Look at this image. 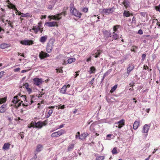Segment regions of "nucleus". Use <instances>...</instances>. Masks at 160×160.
<instances>
[{
  "label": "nucleus",
  "instance_id": "obj_1",
  "mask_svg": "<svg viewBox=\"0 0 160 160\" xmlns=\"http://www.w3.org/2000/svg\"><path fill=\"white\" fill-rule=\"evenodd\" d=\"M42 23L41 22H39L37 26H34L33 27L32 30H33L35 33H37L39 31H40L41 33H42L43 31V27L42 25Z\"/></svg>",
  "mask_w": 160,
  "mask_h": 160
},
{
  "label": "nucleus",
  "instance_id": "obj_2",
  "mask_svg": "<svg viewBox=\"0 0 160 160\" xmlns=\"http://www.w3.org/2000/svg\"><path fill=\"white\" fill-rule=\"evenodd\" d=\"M66 133V131L64 129H61L58 131L53 132L51 136L52 138H57L63 135Z\"/></svg>",
  "mask_w": 160,
  "mask_h": 160
},
{
  "label": "nucleus",
  "instance_id": "obj_3",
  "mask_svg": "<svg viewBox=\"0 0 160 160\" xmlns=\"http://www.w3.org/2000/svg\"><path fill=\"white\" fill-rule=\"evenodd\" d=\"M66 14V12L65 11H64L60 13H58L56 15L51 16V19L53 20H59L62 18V15H63L65 16Z\"/></svg>",
  "mask_w": 160,
  "mask_h": 160
},
{
  "label": "nucleus",
  "instance_id": "obj_4",
  "mask_svg": "<svg viewBox=\"0 0 160 160\" xmlns=\"http://www.w3.org/2000/svg\"><path fill=\"white\" fill-rule=\"evenodd\" d=\"M71 12L72 15L78 17V18H80L82 16V14L75 8L73 7H71Z\"/></svg>",
  "mask_w": 160,
  "mask_h": 160
},
{
  "label": "nucleus",
  "instance_id": "obj_5",
  "mask_svg": "<svg viewBox=\"0 0 160 160\" xmlns=\"http://www.w3.org/2000/svg\"><path fill=\"white\" fill-rule=\"evenodd\" d=\"M20 43L22 45H30L33 44V41L31 40H23L21 41Z\"/></svg>",
  "mask_w": 160,
  "mask_h": 160
},
{
  "label": "nucleus",
  "instance_id": "obj_6",
  "mask_svg": "<svg viewBox=\"0 0 160 160\" xmlns=\"http://www.w3.org/2000/svg\"><path fill=\"white\" fill-rule=\"evenodd\" d=\"M34 84L37 85L39 86L44 81H42L41 78H35L33 79Z\"/></svg>",
  "mask_w": 160,
  "mask_h": 160
},
{
  "label": "nucleus",
  "instance_id": "obj_7",
  "mask_svg": "<svg viewBox=\"0 0 160 160\" xmlns=\"http://www.w3.org/2000/svg\"><path fill=\"white\" fill-rule=\"evenodd\" d=\"M49 55L47 53L41 51L39 53V56L41 59H43L45 58L49 57Z\"/></svg>",
  "mask_w": 160,
  "mask_h": 160
},
{
  "label": "nucleus",
  "instance_id": "obj_8",
  "mask_svg": "<svg viewBox=\"0 0 160 160\" xmlns=\"http://www.w3.org/2000/svg\"><path fill=\"white\" fill-rule=\"evenodd\" d=\"M70 86V85L69 84L67 85H64L61 88L60 92L63 94L66 93L67 88H69Z\"/></svg>",
  "mask_w": 160,
  "mask_h": 160
},
{
  "label": "nucleus",
  "instance_id": "obj_9",
  "mask_svg": "<svg viewBox=\"0 0 160 160\" xmlns=\"http://www.w3.org/2000/svg\"><path fill=\"white\" fill-rule=\"evenodd\" d=\"M102 13L105 14H108L113 12V8H110L102 9Z\"/></svg>",
  "mask_w": 160,
  "mask_h": 160
},
{
  "label": "nucleus",
  "instance_id": "obj_10",
  "mask_svg": "<svg viewBox=\"0 0 160 160\" xmlns=\"http://www.w3.org/2000/svg\"><path fill=\"white\" fill-rule=\"evenodd\" d=\"M94 52L95 53L93 54L92 55L94 56L95 58H96L99 57L100 54L102 52V50H95Z\"/></svg>",
  "mask_w": 160,
  "mask_h": 160
},
{
  "label": "nucleus",
  "instance_id": "obj_11",
  "mask_svg": "<svg viewBox=\"0 0 160 160\" xmlns=\"http://www.w3.org/2000/svg\"><path fill=\"white\" fill-rule=\"evenodd\" d=\"M125 121L124 119H122L120 121L118 122L116 124L118 125L117 127H118L119 128H122L123 126L125 125Z\"/></svg>",
  "mask_w": 160,
  "mask_h": 160
},
{
  "label": "nucleus",
  "instance_id": "obj_12",
  "mask_svg": "<svg viewBox=\"0 0 160 160\" xmlns=\"http://www.w3.org/2000/svg\"><path fill=\"white\" fill-rule=\"evenodd\" d=\"M53 46V43L48 44L46 47V51L48 53H50L52 51Z\"/></svg>",
  "mask_w": 160,
  "mask_h": 160
},
{
  "label": "nucleus",
  "instance_id": "obj_13",
  "mask_svg": "<svg viewBox=\"0 0 160 160\" xmlns=\"http://www.w3.org/2000/svg\"><path fill=\"white\" fill-rule=\"evenodd\" d=\"M45 25H47L48 27H58V25L57 22H47L45 23Z\"/></svg>",
  "mask_w": 160,
  "mask_h": 160
},
{
  "label": "nucleus",
  "instance_id": "obj_14",
  "mask_svg": "<svg viewBox=\"0 0 160 160\" xmlns=\"http://www.w3.org/2000/svg\"><path fill=\"white\" fill-rule=\"evenodd\" d=\"M134 67L135 66L134 64L132 63L129 64L127 68V73L128 74H129L130 72L134 68Z\"/></svg>",
  "mask_w": 160,
  "mask_h": 160
},
{
  "label": "nucleus",
  "instance_id": "obj_15",
  "mask_svg": "<svg viewBox=\"0 0 160 160\" xmlns=\"http://www.w3.org/2000/svg\"><path fill=\"white\" fill-rule=\"evenodd\" d=\"M34 124L35 127L39 128H41L42 126L45 125L44 123L40 121H38L37 123L35 122Z\"/></svg>",
  "mask_w": 160,
  "mask_h": 160
},
{
  "label": "nucleus",
  "instance_id": "obj_16",
  "mask_svg": "<svg viewBox=\"0 0 160 160\" xmlns=\"http://www.w3.org/2000/svg\"><path fill=\"white\" fill-rule=\"evenodd\" d=\"M104 37L106 38H108L111 37V33L110 31H105L103 32Z\"/></svg>",
  "mask_w": 160,
  "mask_h": 160
},
{
  "label": "nucleus",
  "instance_id": "obj_17",
  "mask_svg": "<svg viewBox=\"0 0 160 160\" xmlns=\"http://www.w3.org/2000/svg\"><path fill=\"white\" fill-rule=\"evenodd\" d=\"M149 126L147 124L145 125L142 129V132L143 133H147L148 132Z\"/></svg>",
  "mask_w": 160,
  "mask_h": 160
},
{
  "label": "nucleus",
  "instance_id": "obj_18",
  "mask_svg": "<svg viewBox=\"0 0 160 160\" xmlns=\"http://www.w3.org/2000/svg\"><path fill=\"white\" fill-rule=\"evenodd\" d=\"M123 16L124 17H128L130 16H133L132 13H131L128 11L124 10L123 13Z\"/></svg>",
  "mask_w": 160,
  "mask_h": 160
},
{
  "label": "nucleus",
  "instance_id": "obj_19",
  "mask_svg": "<svg viewBox=\"0 0 160 160\" xmlns=\"http://www.w3.org/2000/svg\"><path fill=\"white\" fill-rule=\"evenodd\" d=\"M140 122L139 121H136L134 122L133 128L134 130H136L138 129V127L140 126Z\"/></svg>",
  "mask_w": 160,
  "mask_h": 160
},
{
  "label": "nucleus",
  "instance_id": "obj_20",
  "mask_svg": "<svg viewBox=\"0 0 160 160\" xmlns=\"http://www.w3.org/2000/svg\"><path fill=\"white\" fill-rule=\"evenodd\" d=\"M47 38L48 36L47 35L42 36L40 38L39 41L42 43H44L47 41Z\"/></svg>",
  "mask_w": 160,
  "mask_h": 160
},
{
  "label": "nucleus",
  "instance_id": "obj_21",
  "mask_svg": "<svg viewBox=\"0 0 160 160\" xmlns=\"http://www.w3.org/2000/svg\"><path fill=\"white\" fill-rule=\"evenodd\" d=\"M10 145L9 142L5 143L3 146L2 149L4 150H7L9 149Z\"/></svg>",
  "mask_w": 160,
  "mask_h": 160
},
{
  "label": "nucleus",
  "instance_id": "obj_22",
  "mask_svg": "<svg viewBox=\"0 0 160 160\" xmlns=\"http://www.w3.org/2000/svg\"><path fill=\"white\" fill-rule=\"evenodd\" d=\"M111 37L113 39L115 40H118L119 38V36L115 32L112 33V35H111Z\"/></svg>",
  "mask_w": 160,
  "mask_h": 160
},
{
  "label": "nucleus",
  "instance_id": "obj_23",
  "mask_svg": "<svg viewBox=\"0 0 160 160\" xmlns=\"http://www.w3.org/2000/svg\"><path fill=\"white\" fill-rule=\"evenodd\" d=\"M6 110V105L3 104L0 107V112L4 113Z\"/></svg>",
  "mask_w": 160,
  "mask_h": 160
},
{
  "label": "nucleus",
  "instance_id": "obj_24",
  "mask_svg": "<svg viewBox=\"0 0 160 160\" xmlns=\"http://www.w3.org/2000/svg\"><path fill=\"white\" fill-rule=\"evenodd\" d=\"M130 2L128 0H124L122 4H123L126 8H127L129 7Z\"/></svg>",
  "mask_w": 160,
  "mask_h": 160
},
{
  "label": "nucleus",
  "instance_id": "obj_25",
  "mask_svg": "<svg viewBox=\"0 0 160 160\" xmlns=\"http://www.w3.org/2000/svg\"><path fill=\"white\" fill-rule=\"evenodd\" d=\"M88 135V133L84 132L81 134V137H79V139H84L86 138Z\"/></svg>",
  "mask_w": 160,
  "mask_h": 160
},
{
  "label": "nucleus",
  "instance_id": "obj_26",
  "mask_svg": "<svg viewBox=\"0 0 160 160\" xmlns=\"http://www.w3.org/2000/svg\"><path fill=\"white\" fill-rule=\"evenodd\" d=\"M8 45L5 43H2L0 45V48L2 49H5L8 47Z\"/></svg>",
  "mask_w": 160,
  "mask_h": 160
},
{
  "label": "nucleus",
  "instance_id": "obj_27",
  "mask_svg": "<svg viewBox=\"0 0 160 160\" xmlns=\"http://www.w3.org/2000/svg\"><path fill=\"white\" fill-rule=\"evenodd\" d=\"M17 97L18 96L14 97L12 101L13 103H15V104H16L18 102L20 101V100H21V99H19L18 98H17Z\"/></svg>",
  "mask_w": 160,
  "mask_h": 160
},
{
  "label": "nucleus",
  "instance_id": "obj_28",
  "mask_svg": "<svg viewBox=\"0 0 160 160\" xmlns=\"http://www.w3.org/2000/svg\"><path fill=\"white\" fill-rule=\"evenodd\" d=\"M120 27V26L119 25H116L114 26L113 27V32H115L116 33H118V29Z\"/></svg>",
  "mask_w": 160,
  "mask_h": 160
},
{
  "label": "nucleus",
  "instance_id": "obj_29",
  "mask_svg": "<svg viewBox=\"0 0 160 160\" xmlns=\"http://www.w3.org/2000/svg\"><path fill=\"white\" fill-rule=\"evenodd\" d=\"M42 148V146L40 144L38 145L37 146L36 151L37 152H39L41 151Z\"/></svg>",
  "mask_w": 160,
  "mask_h": 160
},
{
  "label": "nucleus",
  "instance_id": "obj_30",
  "mask_svg": "<svg viewBox=\"0 0 160 160\" xmlns=\"http://www.w3.org/2000/svg\"><path fill=\"white\" fill-rule=\"evenodd\" d=\"M74 144H71L68 147L67 149V151H70L73 149L74 147Z\"/></svg>",
  "mask_w": 160,
  "mask_h": 160
},
{
  "label": "nucleus",
  "instance_id": "obj_31",
  "mask_svg": "<svg viewBox=\"0 0 160 160\" xmlns=\"http://www.w3.org/2000/svg\"><path fill=\"white\" fill-rule=\"evenodd\" d=\"M104 156H98L96 157L95 160H103L105 159Z\"/></svg>",
  "mask_w": 160,
  "mask_h": 160
},
{
  "label": "nucleus",
  "instance_id": "obj_32",
  "mask_svg": "<svg viewBox=\"0 0 160 160\" xmlns=\"http://www.w3.org/2000/svg\"><path fill=\"white\" fill-rule=\"evenodd\" d=\"M76 59L75 58H72L69 59L68 60V63H71L72 62H74L75 61Z\"/></svg>",
  "mask_w": 160,
  "mask_h": 160
},
{
  "label": "nucleus",
  "instance_id": "obj_33",
  "mask_svg": "<svg viewBox=\"0 0 160 160\" xmlns=\"http://www.w3.org/2000/svg\"><path fill=\"white\" fill-rule=\"evenodd\" d=\"M96 69L95 67L92 66L90 68V73H95Z\"/></svg>",
  "mask_w": 160,
  "mask_h": 160
},
{
  "label": "nucleus",
  "instance_id": "obj_34",
  "mask_svg": "<svg viewBox=\"0 0 160 160\" xmlns=\"http://www.w3.org/2000/svg\"><path fill=\"white\" fill-rule=\"evenodd\" d=\"M9 5H7L8 7L9 8L13 9L16 7L12 3H8Z\"/></svg>",
  "mask_w": 160,
  "mask_h": 160
},
{
  "label": "nucleus",
  "instance_id": "obj_35",
  "mask_svg": "<svg viewBox=\"0 0 160 160\" xmlns=\"http://www.w3.org/2000/svg\"><path fill=\"white\" fill-rule=\"evenodd\" d=\"M117 148L116 147H115L113 149L112 151V154H116L118 153V152L117 151Z\"/></svg>",
  "mask_w": 160,
  "mask_h": 160
},
{
  "label": "nucleus",
  "instance_id": "obj_36",
  "mask_svg": "<svg viewBox=\"0 0 160 160\" xmlns=\"http://www.w3.org/2000/svg\"><path fill=\"white\" fill-rule=\"evenodd\" d=\"M117 85H115L111 88L110 91V92L112 93L117 88Z\"/></svg>",
  "mask_w": 160,
  "mask_h": 160
},
{
  "label": "nucleus",
  "instance_id": "obj_37",
  "mask_svg": "<svg viewBox=\"0 0 160 160\" xmlns=\"http://www.w3.org/2000/svg\"><path fill=\"white\" fill-rule=\"evenodd\" d=\"M6 21L8 22L9 26H10L12 28H13V22H12L10 21H9L8 20H6Z\"/></svg>",
  "mask_w": 160,
  "mask_h": 160
},
{
  "label": "nucleus",
  "instance_id": "obj_38",
  "mask_svg": "<svg viewBox=\"0 0 160 160\" xmlns=\"http://www.w3.org/2000/svg\"><path fill=\"white\" fill-rule=\"evenodd\" d=\"M22 101H21L17 102L16 104H15L16 107L17 108L19 107L21 104L22 103Z\"/></svg>",
  "mask_w": 160,
  "mask_h": 160
},
{
  "label": "nucleus",
  "instance_id": "obj_39",
  "mask_svg": "<svg viewBox=\"0 0 160 160\" xmlns=\"http://www.w3.org/2000/svg\"><path fill=\"white\" fill-rule=\"evenodd\" d=\"M62 67H60V68L58 69H57L56 70L57 71V72H59L60 73H62L63 71L62 70Z\"/></svg>",
  "mask_w": 160,
  "mask_h": 160
},
{
  "label": "nucleus",
  "instance_id": "obj_40",
  "mask_svg": "<svg viewBox=\"0 0 160 160\" xmlns=\"http://www.w3.org/2000/svg\"><path fill=\"white\" fill-rule=\"evenodd\" d=\"M6 99L5 98H2L0 99V104H2V103L5 102Z\"/></svg>",
  "mask_w": 160,
  "mask_h": 160
},
{
  "label": "nucleus",
  "instance_id": "obj_41",
  "mask_svg": "<svg viewBox=\"0 0 160 160\" xmlns=\"http://www.w3.org/2000/svg\"><path fill=\"white\" fill-rule=\"evenodd\" d=\"M108 74H109V73H108V72H106L104 73V75H103V78H102V81L104 80V79L105 77L106 76H107L108 75Z\"/></svg>",
  "mask_w": 160,
  "mask_h": 160
},
{
  "label": "nucleus",
  "instance_id": "obj_42",
  "mask_svg": "<svg viewBox=\"0 0 160 160\" xmlns=\"http://www.w3.org/2000/svg\"><path fill=\"white\" fill-rule=\"evenodd\" d=\"M20 98H22V100H24V101H25L26 102L27 101V100L26 97V96L25 95H22L21 96Z\"/></svg>",
  "mask_w": 160,
  "mask_h": 160
},
{
  "label": "nucleus",
  "instance_id": "obj_43",
  "mask_svg": "<svg viewBox=\"0 0 160 160\" xmlns=\"http://www.w3.org/2000/svg\"><path fill=\"white\" fill-rule=\"evenodd\" d=\"M156 10L160 12V4L158 6H156L155 7Z\"/></svg>",
  "mask_w": 160,
  "mask_h": 160
},
{
  "label": "nucleus",
  "instance_id": "obj_44",
  "mask_svg": "<svg viewBox=\"0 0 160 160\" xmlns=\"http://www.w3.org/2000/svg\"><path fill=\"white\" fill-rule=\"evenodd\" d=\"M65 108L64 105H61V104L59 105L58 106V109H63Z\"/></svg>",
  "mask_w": 160,
  "mask_h": 160
},
{
  "label": "nucleus",
  "instance_id": "obj_45",
  "mask_svg": "<svg viewBox=\"0 0 160 160\" xmlns=\"http://www.w3.org/2000/svg\"><path fill=\"white\" fill-rule=\"evenodd\" d=\"M52 112H53V111L52 109H50L48 113V117H49L51 115V114H52Z\"/></svg>",
  "mask_w": 160,
  "mask_h": 160
},
{
  "label": "nucleus",
  "instance_id": "obj_46",
  "mask_svg": "<svg viewBox=\"0 0 160 160\" xmlns=\"http://www.w3.org/2000/svg\"><path fill=\"white\" fill-rule=\"evenodd\" d=\"M28 14H29V13H27L25 14L22 13V14H21V17H27V16H28Z\"/></svg>",
  "mask_w": 160,
  "mask_h": 160
},
{
  "label": "nucleus",
  "instance_id": "obj_47",
  "mask_svg": "<svg viewBox=\"0 0 160 160\" xmlns=\"http://www.w3.org/2000/svg\"><path fill=\"white\" fill-rule=\"evenodd\" d=\"M137 47L136 46H133L131 49V51H133L134 52H135V50L136 49Z\"/></svg>",
  "mask_w": 160,
  "mask_h": 160
},
{
  "label": "nucleus",
  "instance_id": "obj_48",
  "mask_svg": "<svg viewBox=\"0 0 160 160\" xmlns=\"http://www.w3.org/2000/svg\"><path fill=\"white\" fill-rule=\"evenodd\" d=\"M88 10V8H83L82 11L84 12H87Z\"/></svg>",
  "mask_w": 160,
  "mask_h": 160
},
{
  "label": "nucleus",
  "instance_id": "obj_49",
  "mask_svg": "<svg viewBox=\"0 0 160 160\" xmlns=\"http://www.w3.org/2000/svg\"><path fill=\"white\" fill-rule=\"evenodd\" d=\"M20 136H21V138L22 139H23L24 137V135L23 134V133H22L21 132L19 134Z\"/></svg>",
  "mask_w": 160,
  "mask_h": 160
},
{
  "label": "nucleus",
  "instance_id": "obj_50",
  "mask_svg": "<svg viewBox=\"0 0 160 160\" xmlns=\"http://www.w3.org/2000/svg\"><path fill=\"white\" fill-rule=\"evenodd\" d=\"M4 73V72L3 71L0 72V79L3 76Z\"/></svg>",
  "mask_w": 160,
  "mask_h": 160
},
{
  "label": "nucleus",
  "instance_id": "obj_51",
  "mask_svg": "<svg viewBox=\"0 0 160 160\" xmlns=\"http://www.w3.org/2000/svg\"><path fill=\"white\" fill-rule=\"evenodd\" d=\"M20 70V68H15L14 69V71L15 72H19Z\"/></svg>",
  "mask_w": 160,
  "mask_h": 160
},
{
  "label": "nucleus",
  "instance_id": "obj_52",
  "mask_svg": "<svg viewBox=\"0 0 160 160\" xmlns=\"http://www.w3.org/2000/svg\"><path fill=\"white\" fill-rule=\"evenodd\" d=\"M132 22L134 23L136 22V20L134 17H133L132 18Z\"/></svg>",
  "mask_w": 160,
  "mask_h": 160
},
{
  "label": "nucleus",
  "instance_id": "obj_53",
  "mask_svg": "<svg viewBox=\"0 0 160 160\" xmlns=\"http://www.w3.org/2000/svg\"><path fill=\"white\" fill-rule=\"evenodd\" d=\"M77 134H78V135L76 134L75 136L76 138H79V137H80V132H78Z\"/></svg>",
  "mask_w": 160,
  "mask_h": 160
},
{
  "label": "nucleus",
  "instance_id": "obj_54",
  "mask_svg": "<svg viewBox=\"0 0 160 160\" xmlns=\"http://www.w3.org/2000/svg\"><path fill=\"white\" fill-rule=\"evenodd\" d=\"M138 33L140 34H143L142 31L141 29H140L138 30Z\"/></svg>",
  "mask_w": 160,
  "mask_h": 160
},
{
  "label": "nucleus",
  "instance_id": "obj_55",
  "mask_svg": "<svg viewBox=\"0 0 160 160\" xmlns=\"http://www.w3.org/2000/svg\"><path fill=\"white\" fill-rule=\"evenodd\" d=\"M31 127H35V126H34V123H31V126H28V127L29 128H30Z\"/></svg>",
  "mask_w": 160,
  "mask_h": 160
},
{
  "label": "nucleus",
  "instance_id": "obj_56",
  "mask_svg": "<svg viewBox=\"0 0 160 160\" xmlns=\"http://www.w3.org/2000/svg\"><path fill=\"white\" fill-rule=\"evenodd\" d=\"M146 54H143L142 55V60H144V59L146 57Z\"/></svg>",
  "mask_w": 160,
  "mask_h": 160
},
{
  "label": "nucleus",
  "instance_id": "obj_57",
  "mask_svg": "<svg viewBox=\"0 0 160 160\" xmlns=\"http://www.w3.org/2000/svg\"><path fill=\"white\" fill-rule=\"evenodd\" d=\"M143 69H146V70H148L149 69L148 67L147 66L144 65L143 67Z\"/></svg>",
  "mask_w": 160,
  "mask_h": 160
},
{
  "label": "nucleus",
  "instance_id": "obj_58",
  "mask_svg": "<svg viewBox=\"0 0 160 160\" xmlns=\"http://www.w3.org/2000/svg\"><path fill=\"white\" fill-rule=\"evenodd\" d=\"M22 95H21V93H19L16 96H18L17 97V98H18L19 99V97L21 98V96Z\"/></svg>",
  "mask_w": 160,
  "mask_h": 160
},
{
  "label": "nucleus",
  "instance_id": "obj_59",
  "mask_svg": "<svg viewBox=\"0 0 160 160\" xmlns=\"http://www.w3.org/2000/svg\"><path fill=\"white\" fill-rule=\"evenodd\" d=\"M91 60V57L90 56L88 58L87 60L86 61L87 62L90 61Z\"/></svg>",
  "mask_w": 160,
  "mask_h": 160
},
{
  "label": "nucleus",
  "instance_id": "obj_60",
  "mask_svg": "<svg viewBox=\"0 0 160 160\" xmlns=\"http://www.w3.org/2000/svg\"><path fill=\"white\" fill-rule=\"evenodd\" d=\"M46 18V16L45 15H42L41 17V19H43V18Z\"/></svg>",
  "mask_w": 160,
  "mask_h": 160
},
{
  "label": "nucleus",
  "instance_id": "obj_61",
  "mask_svg": "<svg viewBox=\"0 0 160 160\" xmlns=\"http://www.w3.org/2000/svg\"><path fill=\"white\" fill-rule=\"evenodd\" d=\"M94 80V78H92V80L90 82V84H92V85L93 84Z\"/></svg>",
  "mask_w": 160,
  "mask_h": 160
},
{
  "label": "nucleus",
  "instance_id": "obj_62",
  "mask_svg": "<svg viewBox=\"0 0 160 160\" xmlns=\"http://www.w3.org/2000/svg\"><path fill=\"white\" fill-rule=\"evenodd\" d=\"M44 94V93H42L41 94H39L38 95V98L42 97V95H43Z\"/></svg>",
  "mask_w": 160,
  "mask_h": 160
},
{
  "label": "nucleus",
  "instance_id": "obj_63",
  "mask_svg": "<svg viewBox=\"0 0 160 160\" xmlns=\"http://www.w3.org/2000/svg\"><path fill=\"white\" fill-rule=\"evenodd\" d=\"M112 134H108L107 136V137L108 138H108V139L109 140L110 139V137L112 136Z\"/></svg>",
  "mask_w": 160,
  "mask_h": 160
},
{
  "label": "nucleus",
  "instance_id": "obj_64",
  "mask_svg": "<svg viewBox=\"0 0 160 160\" xmlns=\"http://www.w3.org/2000/svg\"><path fill=\"white\" fill-rule=\"evenodd\" d=\"M140 15L143 16H144L145 15V13L144 12H141L140 13Z\"/></svg>",
  "mask_w": 160,
  "mask_h": 160
}]
</instances>
